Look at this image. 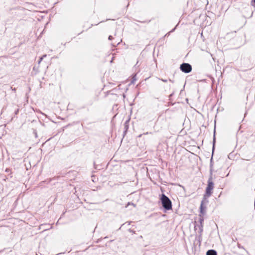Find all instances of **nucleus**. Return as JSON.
I'll use <instances>...</instances> for the list:
<instances>
[{"mask_svg":"<svg viewBox=\"0 0 255 255\" xmlns=\"http://www.w3.org/2000/svg\"><path fill=\"white\" fill-rule=\"evenodd\" d=\"M212 170H210V175L208 180V185L206 189V195L210 197L212 194V190L214 187V184L213 182Z\"/></svg>","mask_w":255,"mask_h":255,"instance_id":"obj_1","label":"nucleus"},{"mask_svg":"<svg viewBox=\"0 0 255 255\" xmlns=\"http://www.w3.org/2000/svg\"><path fill=\"white\" fill-rule=\"evenodd\" d=\"M160 200L162 203V205L163 207L167 210H169L171 209L172 208V203L170 200L169 199L168 197H167L164 194H162L161 197L160 198Z\"/></svg>","mask_w":255,"mask_h":255,"instance_id":"obj_2","label":"nucleus"},{"mask_svg":"<svg viewBox=\"0 0 255 255\" xmlns=\"http://www.w3.org/2000/svg\"><path fill=\"white\" fill-rule=\"evenodd\" d=\"M180 68L182 72L185 73H188L192 70L191 65L188 63H184L181 64Z\"/></svg>","mask_w":255,"mask_h":255,"instance_id":"obj_3","label":"nucleus"},{"mask_svg":"<svg viewBox=\"0 0 255 255\" xmlns=\"http://www.w3.org/2000/svg\"><path fill=\"white\" fill-rule=\"evenodd\" d=\"M208 202V201L205 198H204L201 203L200 211V214L202 215H204L206 213L207 208L206 205Z\"/></svg>","mask_w":255,"mask_h":255,"instance_id":"obj_4","label":"nucleus"},{"mask_svg":"<svg viewBox=\"0 0 255 255\" xmlns=\"http://www.w3.org/2000/svg\"><path fill=\"white\" fill-rule=\"evenodd\" d=\"M203 215H200V218H199V222H200V225H196L195 226V228L196 229L197 227L199 228L200 233H201L203 232V222L204 221V218L203 217Z\"/></svg>","mask_w":255,"mask_h":255,"instance_id":"obj_5","label":"nucleus"},{"mask_svg":"<svg viewBox=\"0 0 255 255\" xmlns=\"http://www.w3.org/2000/svg\"><path fill=\"white\" fill-rule=\"evenodd\" d=\"M206 255H217V252L213 250H210L207 251Z\"/></svg>","mask_w":255,"mask_h":255,"instance_id":"obj_6","label":"nucleus"},{"mask_svg":"<svg viewBox=\"0 0 255 255\" xmlns=\"http://www.w3.org/2000/svg\"><path fill=\"white\" fill-rule=\"evenodd\" d=\"M136 80V74H135V75H134L133 76V77H132V81H131V82H132V83H133L134 82V81H135Z\"/></svg>","mask_w":255,"mask_h":255,"instance_id":"obj_7","label":"nucleus"},{"mask_svg":"<svg viewBox=\"0 0 255 255\" xmlns=\"http://www.w3.org/2000/svg\"><path fill=\"white\" fill-rule=\"evenodd\" d=\"M159 80L164 82H167L168 81V80L167 79H160V78H158Z\"/></svg>","mask_w":255,"mask_h":255,"instance_id":"obj_8","label":"nucleus"},{"mask_svg":"<svg viewBox=\"0 0 255 255\" xmlns=\"http://www.w3.org/2000/svg\"><path fill=\"white\" fill-rule=\"evenodd\" d=\"M42 59H43V57H40V58L39 59V60L38 61V64H39L42 61Z\"/></svg>","mask_w":255,"mask_h":255,"instance_id":"obj_9","label":"nucleus"},{"mask_svg":"<svg viewBox=\"0 0 255 255\" xmlns=\"http://www.w3.org/2000/svg\"><path fill=\"white\" fill-rule=\"evenodd\" d=\"M215 138H214V143H215ZM214 143H213V151L214 150Z\"/></svg>","mask_w":255,"mask_h":255,"instance_id":"obj_10","label":"nucleus"},{"mask_svg":"<svg viewBox=\"0 0 255 255\" xmlns=\"http://www.w3.org/2000/svg\"><path fill=\"white\" fill-rule=\"evenodd\" d=\"M112 38H113V36H111V35H110L109 37V40H111Z\"/></svg>","mask_w":255,"mask_h":255,"instance_id":"obj_11","label":"nucleus"},{"mask_svg":"<svg viewBox=\"0 0 255 255\" xmlns=\"http://www.w3.org/2000/svg\"><path fill=\"white\" fill-rule=\"evenodd\" d=\"M122 41V40H120V41H117V44H119V43H120V42Z\"/></svg>","mask_w":255,"mask_h":255,"instance_id":"obj_12","label":"nucleus"},{"mask_svg":"<svg viewBox=\"0 0 255 255\" xmlns=\"http://www.w3.org/2000/svg\"><path fill=\"white\" fill-rule=\"evenodd\" d=\"M11 89H12V91H15V88H12V87H11Z\"/></svg>","mask_w":255,"mask_h":255,"instance_id":"obj_13","label":"nucleus"},{"mask_svg":"<svg viewBox=\"0 0 255 255\" xmlns=\"http://www.w3.org/2000/svg\"><path fill=\"white\" fill-rule=\"evenodd\" d=\"M175 27L174 29H172L171 31H170L169 32H171L175 30Z\"/></svg>","mask_w":255,"mask_h":255,"instance_id":"obj_14","label":"nucleus"},{"mask_svg":"<svg viewBox=\"0 0 255 255\" xmlns=\"http://www.w3.org/2000/svg\"><path fill=\"white\" fill-rule=\"evenodd\" d=\"M46 56V55H43L42 57L43 58H45Z\"/></svg>","mask_w":255,"mask_h":255,"instance_id":"obj_15","label":"nucleus"},{"mask_svg":"<svg viewBox=\"0 0 255 255\" xmlns=\"http://www.w3.org/2000/svg\"><path fill=\"white\" fill-rule=\"evenodd\" d=\"M252 1H253L255 3L254 6H255V0H252Z\"/></svg>","mask_w":255,"mask_h":255,"instance_id":"obj_16","label":"nucleus"},{"mask_svg":"<svg viewBox=\"0 0 255 255\" xmlns=\"http://www.w3.org/2000/svg\"><path fill=\"white\" fill-rule=\"evenodd\" d=\"M130 203L129 202H128V205H127V206H126V207H127L128 205H130Z\"/></svg>","mask_w":255,"mask_h":255,"instance_id":"obj_17","label":"nucleus"},{"mask_svg":"<svg viewBox=\"0 0 255 255\" xmlns=\"http://www.w3.org/2000/svg\"><path fill=\"white\" fill-rule=\"evenodd\" d=\"M116 43H117V42H115V43H113V45H115V44Z\"/></svg>","mask_w":255,"mask_h":255,"instance_id":"obj_18","label":"nucleus"}]
</instances>
